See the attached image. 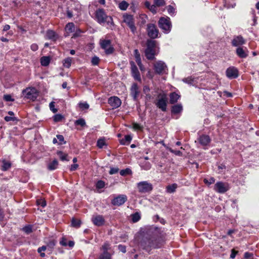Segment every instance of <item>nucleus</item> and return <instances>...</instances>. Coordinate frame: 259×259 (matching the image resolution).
Listing matches in <instances>:
<instances>
[{
    "label": "nucleus",
    "instance_id": "c9c22d12",
    "mask_svg": "<svg viewBox=\"0 0 259 259\" xmlns=\"http://www.w3.org/2000/svg\"><path fill=\"white\" fill-rule=\"evenodd\" d=\"M128 6V4L125 1H122L119 4V8L120 10H126Z\"/></svg>",
    "mask_w": 259,
    "mask_h": 259
},
{
    "label": "nucleus",
    "instance_id": "e433bc0d",
    "mask_svg": "<svg viewBox=\"0 0 259 259\" xmlns=\"http://www.w3.org/2000/svg\"><path fill=\"white\" fill-rule=\"evenodd\" d=\"M132 171L129 168H126L125 169H122L120 171V174L121 176H124L128 175H131Z\"/></svg>",
    "mask_w": 259,
    "mask_h": 259
},
{
    "label": "nucleus",
    "instance_id": "680f3d73",
    "mask_svg": "<svg viewBox=\"0 0 259 259\" xmlns=\"http://www.w3.org/2000/svg\"><path fill=\"white\" fill-rule=\"evenodd\" d=\"M4 99L7 101H13L11 96L9 95H4Z\"/></svg>",
    "mask_w": 259,
    "mask_h": 259
},
{
    "label": "nucleus",
    "instance_id": "f704fd0d",
    "mask_svg": "<svg viewBox=\"0 0 259 259\" xmlns=\"http://www.w3.org/2000/svg\"><path fill=\"white\" fill-rule=\"evenodd\" d=\"M81 224V221L79 220H76L73 218L71 221V225L73 227L78 228L80 227Z\"/></svg>",
    "mask_w": 259,
    "mask_h": 259
},
{
    "label": "nucleus",
    "instance_id": "a18cd8bd",
    "mask_svg": "<svg viewBox=\"0 0 259 259\" xmlns=\"http://www.w3.org/2000/svg\"><path fill=\"white\" fill-rule=\"evenodd\" d=\"M105 145V141L104 139H100L97 141V146L99 148H102Z\"/></svg>",
    "mask_w": 259,
    "mask_h": 259
},
{
    "label": "nucleus",
    "instance_id": "0eeeda50",
    "mask_svg": "<svg viewBox=\"0 0 259 259\" xmlns=\"http://www.w3.org/2000/svg\"><path fill=\"white\" fill-rule=\"evenodd\" d=\"M229 189V186L228 183L222 182H217L214 186V190L219 193H224Z\"/></svg>",
    "mask_w": 259,
    "mask_h": 259
},
{
    "label": "nucleus",
    "instance_id": "5701e85b",
    "mask_svg": "<svg viewBox=\"0 0 259 259\" xmlns=\"http://www.w3.org/2000/svg\"><path fill=\"white\" fill-rule=\"evenodd\" d=\"M183 110V106L181 104H178L174 105L171 107V113L172 114H178L181 113Z\"/></svg>",
    "mask_w": 259,
    "mask_h": 259
},
{
    "label": "nucleus",
    "instance_id": "2f4dec72",
    "mask_svg": "<svg viewBox=\"0 0 259 259\" xmlns=\"http://www.w3.org/2000/svg\"><path fill=\"white\" fill-rule=\"evenodd\" d=\"M66 30L68 33H71L75 30V26L73 23H68L65 27Z\"/></svg>",
    "mask_w": 259,
    "mask_h": 259
},
{
    "label": "nucleus",
    "instance_id": "f03ea898",
    "mask_svg": "<svg viewBox=\"0 0 259 259\" xmlns=\"http://www.w3.org/2000/svg\"><path fill=\"white\" fill-rule=\"evenodd\" d=\"M96 17L97 21L100 24L106 23L111 28L113 26V19L111 17L107 16L103 9H99L96 12Z\"/></svg>",
    "mask_w": 259,
    "mask_h": 259
},
{
    "label": "nucleus",
    "instance_id": "a19ab883",
    "mask_svg": "<svg viewBox=\"0 0 259 259\" xmlns=\"http://www.w3.org/2000/svg\"><path fill=\"white\" fill-rule=\"evenodd\" d=\"M203 181L205 184L210 185L215 182V179L214 178L211 177L209 179H204Z\"/></svg>",
    "mask_w": 259,
    "mask_h": 259
},
{
    "label": "nucleus",
    "instance_id": "72a5a7b5",
    "mask_svg": "<svg viewBox=\"0 0 259 259\" xmlns=\"http://www.w3.org/2000/svg\"><path fill=\"white\" fill-rule=\"evenodd\" d=\"M11 166V163L5 160H4L3 161V166H2V170L3 171L7 170L8 169H9Z\"/></svg>",
    "mask_w": 259,
    "mask_h": 259
},
{
    "label": "nucleus",
    "instance_id": "f8f14e48",
    "mask_svg": "<svg viewBox=\"0 0 259 259\" xmlns=\"http://www.w3.org/2000/svg\"><path fill=\"white\" fill-rule=\"evenodd\" d=\"M140 91L137 83H133L130 88V94L134 101H137Z\"/></svg>",
    "mask_w": 259,
    "mask_h": 259
},
{
    "label": "nucleus",
    "instance_id": "774afa93",
    "mask_svg": "<svg viewBox=\"0 0 259 259\" xmlns=\"http://www.w3.org/2000/svg\"><path fill=\"white\" fill-rule=\"evenodd\" d=\"M15 119V118L14 117L12 116H6L5 117V120L6 121H14Z\"/></svg>",
    "mask_w": 259,
    "mask_h": 259
},
{
    "label": "nucleus",
    "instance_id": "de8ad7c7",
    "mask_svg": "<svg viewBox=\"0 0 259 259\" xmlns=\"http://www.w3.org/2000/svg\"><path fill=\"white\" fill-rule=\"evenodd\" d=\"M75 124L79 125L81 126H84L85 125V120L82 118H80L75 122Z\"/></svg>",
    "mask_w": 259,
    "mask_h": 259
},
{
    "label": "nucleus",
    "instance_id": "9b49d317",
    "mask_svg": "<svg viewBox=\"0 0 259 259\" xmlns=\"http://www.w3.org/2000/svg\"><path fill=\"white\" fill-rule=\"evenodd\" d=\"M154 67L156 73L159 74L163 73L167 68L165 64L161 61L156 62L154 63Z\"/></svg>",
    "mask_w": 259,
    "mask_h": 259
},
{
    "label": "nucleus",
    "instance_id": "58836bf2",
    "mask_svg": "<svg viewBox=\"0 0 259 259\" xmlns=\"http://www.w3.org/2000/svg\"><path fill=\"white\" fill-rule=\"evenodd\" d=\"M141 166L144 170H149L151 168V165L149 162H145L141 164Z\"/></svg>",
    "mask_w": 259,
    "mask_h": 259
},
{
    "label": "nucleus",
    "instance_id": "9d476101",
    "mask_svg": "<svg viewBox=\"0 0 259 259\" xmlns=\"http://www.w3.org/2000/svg\"><path fill=\"white\" fill-rule=\"evenodd\" d=\"M123 21L128 26L133 33H135L136 28L135 26L134 19L132 15H126L123 16Z\"/></svg>",
    "mask_w": 259,
    "mask_h": 259
},
{
    "label": "nucleus",
    "instance_id": "49530a36",
    "mask_svg": "<svg viewBox=\"0 0 259 259\" xmlns=\"http://www.w3.org/2000/svg\"><path fill=\"white\" fill-rule=\"evenodd\" d=\"M154 3L157 7H161L165 5L164 0H154Z\"/></svg>",
    "mask_w": 259,
    "mask_h": 259
},
{
    "label": "nucleus",
    "instance_id": "b1692460",
    "mask_svg": "<svg viewBox=\"0 0 259 259\" xmlns=\"http://www.w3.org/2000/svg\"><path fill=\"white\" fill-rule=\"evenodd\" d=\"M46 36L48 39L54 41L56 40L58 38L57 35L55 33V32L51 30L47 31L46 33Z\"/></svg>",
    "mask_w": 259,
    "mask_h": 259
},
{
    "label": "nucleus",
    "instance_id": "f257e3e1",
    "mask_svg": "<svg viewBox=\"0 0 259 259\" xmlns=\"http://www.w3.org/2000/svg\"><path fill=\"white\" fill-rule=\"evenodd\" d=\"M162 239L156 234H148L141 242L144 249L148 250L152 248H160L162 245Z\"/></svg>",
    "mask_w": 259,
    "mask_h": 259
},
{
    "label": "nucleus",
    "instance_id": "20e7f679",
    "mask_svg": "<svg viewBox=\"0 0 259 259\" xmlns=\"http://www.w3.org/2000/svg\"><path fill=\"white\" fill-rule=\"evenodd\" d=\"M158 25L164 33H168L170 32L171 28V23L169 18L167 17L166 18H160L158 21Z\"/></svg>",
    "mask_w": 259,
    "mask_h": 259
},
{
    "label": "nucleus",
    "instance_id": "ea45409f",
    "mask_svg": "<svg viewBox=\"0 0 259 259\" xmlns=\"http://www.w3.org/2000/svg\"><path fill=\"white\" fill-rule=\"evenodd\" d=\"M72 60L70 58L65 59L63 61V65L65 67L69 68L71 66Z\"/></svg>",
    "mask_w": 259,
    "mask_h": 259
},
{
    "label": "nucleus",
    "instance_id": "2eb2a0df",
    "mask_svg": "<svg viewBox=\"0 0 259 259\" xmlns=\"http://www.w3.org/2000/svg\"><path fill=\"white\" fill-rule=\"evenodd\" d=\"M131 71L132 73V76L135 78V79L137 80L138 81H140L141 78L140 74V72L138 69L137 67L135 64L134 62H131Z\"/></svg>",
    "mask_w": 259,
    "mask_h": 259
},
{
    "label": "nucleus",
    "instance_id": "7c9ffc66",
    "mask_svg": "<svg viewBox=\"0 0 259 259\" xmlns=\"http://www.w3.org/2000/svg\"><path fill=\"white\" fill-rule=\"evenodd\" d=\"M156 45V41L148 39L147 41V48L150 50H154Z\"/></svg>",
    "mask_w": 259,
    "mask_h": 259
},
{
    "label": "nucleus",
    "instance_id": "13d9d810",
    "mask_svg": "<svg viewBox=\"0 0 259 259\" xmlns=\"http://www.w3.org/2000/svg\"><path fill=\"white\" fill-rule=\"evenodd\" d=\"M49 106H50V108L51 110H52L53 112V113H56L57 111V110L54 108V107H55L54 102H51L50 103Z\"/></svg>",
    "mask_w": 259,
    "mask_h": 259
},
{
    "label": "nucleus",
    "instance_id": "4c0bfd02",
    "mask_svg": "<svg viewBox=\"0 0 259 259\" xmlns=\"http://www.w3.org/2000/svg\"><path fill=\"white\" fill-rule=\"evenodd\" d=\"M135 56V59L137 63V64H141V58H140V55L139 54V52L138 50H135L134 51Z\"/></svg>",
    "mask_w": 259,
    "mask_h": 259
},
{
    "label": "nucleus",
    "instance_id": "37998d69",
    "mask_svg": "<svg viewBox=\"0 0 259 259\" xmlns=\"http://www.w3.org/2000/svg\"><path fill=\"white\" fill-rule=\"evenodd\" d=\"M183 81L189 84H192L194 81V78L192 77H188L183 78Z\"/></svg>",
    "mask_w": 259,
    "mask_h": 259
},
{
    "label": "nucleus",
    "instance_id": "3c124183",
    "mask_svg": "<svg viewBox=\"0 0 259 259\" xmlns=\"http://www.w3.org/2000/svg\"><path fill=\"white\" fill-rule=\"evenodd\" d=\"M99 60H100V59H99V57H98L97 56H94V57L92 58V60H91L92 65H98L99 63Z\"/></svg>",
    "mask_w": 259,
    "mask_h": 259
},
{
    "label": "nucleus",
    "instance_id": "8fccbe9b",
    "mask_svg": "<svg viewBox=\"0 0 259 259\" xmlns=\"http://www.w3.org/2000/svg\"><path fill=\"white\" fill-rule=\"evenodd\" d=\"M105 186V182L103 181H99L96 184V188L98 189H102Z\"/></svg>",
    "mask_w": 259,
    "mask_h": 259
},
{
    "label": "nucleus",
    "instance_id": "603ef678",
    "mask_svg": "<svg viewBox=\"0 0 259 259\" xmlns=\"http://www.w3.org/2000/svg\"><path fill=\"white\" fill-rule=\"evenodd\" d=\"M63 117L62 115L56 114L54 116V120L55 122H59V121H60L63 119Z\"/></svg>",
    "mask_w": 259,
    "mask_h": 259
},
{
    "label": "nucleus",
    "instance_id": "a878e982",
    "mask_svg": "<svg viewBox=\"0 0 259 259\" xmlns=\"http://www.w3.org/2000/svg\"><path fill=\"white\" fill-rule=\"evenodd\" d=\"M178 185L177 184L175 183L172 185H169L166 186V191L168 193H173L176 191Z\"/></svg>",
    "mask_w": 259,
    "mask_h": 259
},
{
    "label": "nucleus",
    "instance_id": "dca6fc26",
    "mask_svg": "<svg viewBox=\"0 0 259 259\" xmlns=\"http://www.w3.org/2000/svg\"><path fill=\"white\" fill-rule=\"evenodd\" d=\"M108 103L113 108H116L120 106L121 102L119 98L114 96L109 98Z\"/></svg>",
    "mask_w": 259,
    "mask_h": 259
},
{
    "label": "nucleus",
    "instance_id": "6e6552de",
    "mask_svg": "<svg viewBox=\"0 0 259 259\" xmlns=\"http://www.w3.org/2000/svg\"><path fill=\"white\" fill-rule=\"evenodd\" d=\"M147 33L150 38H155L158 37L159 31L154 24H149L147 25Z\"/></svg>",
    "mask_w": 259,
    "mask_h": 259
},
{
    "label": "nucleus",
    "instance_id": "ddd939ff",
    "mask_svg": "<svg viewBox=\"0 0 259 259\" xmlns=\"http://www.w3.org/2000/svg\"><path fill=\"white\" fill-rule=\"evenodd\" d=\"M226 76L230 79L236 78L238 75V70L235 67H229L226 71Z\"/></svg>",
    "mask_w": 259,
    "mask_h": 259
},
{
    "label": "nucleus",
    "instance_id": "864d4df0",
    "mask_svg": "<svg viewBox=\"0 0 259 259\" xmlns=\"http://www.w3.org/2000/svg\"><path fill=\"white\" fill-rule=\"evenodd\" d=\"M79 106L82 109H87L89 108V105L87 102L80 103Z\"/></svg>",
    "mask_w": 259,
    "mask_h": 259
},
{
    "label": "nucleus",
    "instance_id": "412c9836",
    "mask_svg": "<svg viewBox=\"0 0 259 259\" xmlns=\"http://www.w3.org/2000/svg\"><path fill=\"white\" fill-rule=\"evenodd\" d=\"M248 52L247 49L244 50L242 48L239 47L236 49L237 55L241 58H245L248 56Z\"/></svg>",
    "mask_w": 259,
    "mask_h": 259
},
{
    "label": "nucleus",
    "instance_id": "473e14b6",
    "mask_svg": "<svg viewBox=\"0 0 259 259\" xmlns=\"http://www.w3.org/2000/svg\"><path fill=\"white\" fill-rule=\"evenodd\" d=\"M57 154L62 161L69 160V159H67L68 155L67 154H65L61 151H57Z\"/></svg>",
    "mask_w": 259,
    "mask_h": 259
},
{
    "label": "nucleus",
    "instance_id": "4be33fe9",
    "mask_svg": "<svg viewBox=\"0 0 259 259\" xmlns=\"http://www.w3.org/2000/svg\"><path fill=\"white\" fill-rule=\"evenodd\" d=\"M180 95L177 94L176 92H172L169 95V102L170 104H173L176 103L180 98Z\"/></svg>",
    "mask_w": 259,
    "mask_h": 259
},
{
    "label": "nucleus",
    "instance_id": "09e8293b",
    "mask_svg": "<svg viewBox=\"0 0 259 259\" xmlns=\"http://www.w3.org/2000/svg\"><path fill=\"white\" fill-rule=\"evenodd\" d=\"M167 10L168 13L171 15H174L175 13V9L172 6L170 5L167 6Z\"/></svg>",
    "mask_w": 259,
    "mask_h": 259
},
{
    "label": "nucleus",
    "instance_id": "c756f323",
    "mask_svg": "<svg viewBox=\"0 0 259 259\" xmlns=\"http://www.w3.org/2000/svg\"><path fill=\"white\" fill-rule=\"evenodd\" d=\"M99 259H112V254L108 251H103L99 255Z\"/></svg>",
    "mask_w": 259,
    "mask_h": 259
},
{
    "label": "nucleus",
    "instance_id": "5fc2aeb1",
    "mask_svg": "<svg viewBox=\"0 0 259 259\" xmlns=\"http://www.w3.org/2000/svg\"><path fill=\"white\" fill-rule=\"evenodd\" d=\"M118 171L119 168L118 167H110L109 173L110 175H113L117 173Z\"/></svg>",
    "mask_w": 259,
    "mask_h": 259
},
{
    "label": "nucleus",
    "instance_id": "4d7b16f0",
    "mask_svg": "<svg viewBox=\"0 0 259 259\" xmlns=\"http://www.w3.org/2000/svg\"><path fill=\"white\" fill-rule=\"evenodd\" d=\"M169 151L171 153H172L175 154L176 155H178V156H182V153L180 151L175 150L172 149L171 148H170L169 149Z\"/></svg>",
    "mask_w": 259,
    "mask_h": 259
},
{
    "label": "nucleus",
    "instance_id": "c85d7f7f",
    "mask_svg": "<svg viewBox=\"0 0 259 259\" xmlns=\"http://www.w3.org/2000/svg\"><path fill=\"white\" fill-rule=\"evenodd\" d=\"M132 139V138L130 135H126L123 139L120 140V143L121 145H128Z\"/></svg>",
    "mask_w": 259,
    "mask_h": 259
},
{
    "label": "nucleus",
    "instance_id": "423d86ee",
    "mask_svg": "<svg viewBox=\"0 0 259 259\" xmlns=\"http://www.w3.org/2000/svg\"><path fill=\"white\" fill-rule=\"evenodd\" d=\"M138 189L140 193L150 192L152 189V185L147 181L141 182L137 184Z\"/></svg>",
    "mask_w": 259,
    "mask_h": 259
},
{
    "label": "nucleus",
    "instance_id": "338daca9",
    "mask_svg": "<svg viewBox=\"0 0 259 259\" xmlns=\"http://www.w3.org/2000/svg\"><path fill=\"white\" fill-rule=\"evenodd\" d=\"M23 230L27 233H29L32 231L31 227L29 226L25 227Z\"/></svg>",
    "mask_w": 259,
    "mask_h": 259
},
{
    "label": "nucleus",
    "instance_id": "c03bdc74",
    "mask_svg": "<svg viewBox=\"0 0 259 259\" xmlns=\"http://www.w3.org/2000/svg\"><path fill=\"white\" fill-rule=\"evenodd\" d=\"M57 138L58 140V144L59 145H62L63 144H65L66 142L64 141V137L62 135H57Z\"/></svg>",
    "mask_w": 259,
    "mask_h": 259
},
{
    "label": "nucleus",
    "instance_id": "052dcab7",
    "mask_svg": "<svg viewBox=\"0 0 259 259\" xmlns=\"http://www.w3.org/2000/svg\"><path fill=\"white\" fill-rule=\"evenodd\" d=\"M37 203L38 205L41 206L42 207H45L46 205V202L45 201L42 200H37Z\"/></svg>",
    "mask_w": 259,
    "mask_h": 259
},
{
    "label": "nucleus",
    "instance_id": "1a4fd4ad",
    "mask_svg": "<svg viewBox=\"0 0 259 259\" xmlns=\"http://www.w3.org/2000/svg\"><path fill=\"white\" fill-rule=\"evenodd\" d=\"M100 45L101 48L105 51L106 54H110L113 53L114 49L111 47L110 40H101Z\"/></svg>",
    "mask_w": 259,
    "mask_h": 259
},
{
    "label": "nucleus",
    "instance_id": "6ab92c4d",
    "mask_svg": "<svg viewBox=\"0 0 259 259\" xmlns=\"http://www.w3.org/2000/svg\"><path fill=\"white\" fill-rule=\"evenodd\" d=\"M244 43V38L240 35L235 37L232 41V45L235 47L242 45Z\"/></svg>",
    "mask_w": 259,
    "mask_h": 259
},
{
    "label": "nucleus",
    "instance_id": "4468645a",
    "mask_svg": "<svg viewBox=\"0 0 259 259\" xmlns=\"http://www.w3.org/2000/svg\"><path fill=\"white\" fill-rule=\"evenodd\" d=\"M127 200V197L125 195H120L112 200V204L114 205L120 206L124 204Z\"/></svg>",
    "mask_w": 259,
    "mask_h": 259
},
{
    "label": "nucleus",
    "instance_id": "0e129e2a",
    "mask_svg": "<svg viewBox=\"0 0 259 259\" xmlns=\"http://www.w3.org/2000/svg\"><path fill=\"white\" fill-rule=\"evenodd\" d=\"M78 167V165L77 164H72L70 166V170L71 171L75 170Z\"/></svg>",
    "mask_w": 259,
    "mask_h": 259
},
{
    "label": "nucleus",
    "instance_id": "79ce46f5",
    "mask_svg": "<svg viewBox=\"0 0 259 259\" xmlns=\"http://www.w3.org/2000/svg\"><path fill=\"white\" fill-rule=\"evenodd\" d=\"M132 217L133 222L135 223L139 221L141 218L140 215L138 212H136L134 214H133Z\"/></svg>",
    "mask_w": 259,
    "mask_h": 259
},
{
    "label": "nucleus",
    "instance_id": "69168bd1",
    "mask_svg": "<svg viewBox=\"0 0 259 259\" xmlns=\"http://www.w3.org/2000/svg\"><path fill=\"white\" fill-rule=\"evenodd\" d=\"M45 250H47V247L46 245L42 246L40 247H39L37 249V251L38 252H41L44 251Z\"/></svg>",
    "mask_w": 259,
    "mask_h": 259
},
{
    "label": "nucleus",
    "instance_id": "cd10ccee",
    "mask_svg": "<svg viewBox=\"0 0 259 259\" xmlns=\"http://www.w3.org/2000/svg\"><path fill=\"white\" fill-rule=\"evenodd\" d=\"M58 165V162L57 160L55 159L52 162H50L48 165V168L50 170L56 169Z\"/></svg>",
    "mask_w": 259,
    "mask_h": 259
},
{
    "label": "nucleus",
    "instance_id": "bb28decb",
    "mask_svg": "<svg viewBox=\"0 0 259 259\" xmlns=\"http://www.w3.org/2000/svg\"><path fill=\"white\" fill-rule=\"evenodd\" d=\"M51 59L49 56H44L40 58V63L42 66H47L50 63Z\"/></svg>",
    "mask_w": 259,
    "mask_h": 259
},
{
    "label": "nucleus",
    "instance_id": "6e6d98bb",
    "mask_svg": "<svg viewBox=\"0 0 259 259\" xmlns=\"http://www.w3.org/2000/svg\"><path fill=\"white\" fill-rule=\"evenodd\" d=\"M118 249L122 253H125L126 251V246L125 245L120 244L118 246Z\"/></svg>",
    "mask_w": 259,
    "mask_h": 259
},
{
    "label": "nucleus",
    "instance_id": "f3484780",
    "mask_svg": "<svg viewBox=\"0 0 259 259\" xmlns=\"http://www.w3.org/2000/svg\"><path fill=\"white\" fill-rule=\"evenodd\" d=\"M92 221L94 225L98 226H101L105 223V220L103 217L101 215L93 216L92 218Z\"/></svg>",
    "mask_w": 259,
    "mask_h": 259
},
{
    "label": "nucleus",
    "instance_id": "7ed1b4c3",
    "mask_svg": "<svg viewBox=\"0 0 259 259\" xmlns=\"http://www.w3.org/2000/svg\"><path fill=\"white\" fill-rule=\"evenodd\" d=\"M154 103L157 108L162 111H166L167 105V98L165 94H159L158 95Z\"/></svg>",
    "mask_w": 259,
    "mask_h": 259
},
{
    "label": "nucleus",
    "instance_id": "39448f33",
    "mask_svg": "<svg viewBox=\"0 0 259 259\" xmlns=\"http://www.w3.org/2000/svg\"><path fill=\"white\" fill-rule=\"evenodd\" d=\"M24 97L32 101H35L38 97V92L34 88H29L23 91Z\"/></svg>",
    "mask_w": 259,
    "mask_h": 259
},
{
    "label": "nucleus",
    "instance_id": "aec40b11",
    "mask_svg": "<svg viewBox=\"0 0 259 259\" xmlns=\"http://www.w3.org/2000/svg\"><path fill=\"white\" fill-rule=\"evenodd\" d=\"M57 242V240L53 238H51L49 239V241L47 243V245H46V246L47 247V251H49V253H51L52 252Z\"/></svg>",
    "mask_w": 259,
    "mask_h": 259
},
{
    "label": "nucleus",
    "instance_id": "393cba45",
    "mask_svg": "<svg viewBox=\"0 0 259 259\" xmlns=\"http://www.w3.org/2000/svg\"><path fill=\"white\" fill-rule=\"evenodd\" d=\"M145 54L146 58L148 60H153L154 58L155 50L146 49L145 51Z\"/></svg>",
    "mask_w": 259,
    "mask_h": 259
},
{
    "label": "nucleus",
    "instance_id": "bf43d9fd",
    "mask_svg": "<svg viewBox=\"0 0 259 259\" xmlns=\"http://www.w3.org/2000/svg\"><path fill=\"white\" fill-rule=\"evenodd\" d=\"M133 128L135 130H141L142 129V126H141L139 124L137 123H134L133 124Z\"/></svg>",
    "mask_w": 259,
    "mask_h": 259
},
{
    "label": "nucleus",
    "instance_id": "a211bd4d",
    "mask_svg": "<svg viewBox=\"0 0 259 259\" xmlns=\"http://www.w3.org/2000/svg\"><path fill=\"white\" fill-rule=\"evenodd\" d=\"M199 143L203 146H207L211 141V139L207 135H203L198 139Z\"/></svg>",
    "mask_w": 259,
    "mask_h": 259
},
{
    "label": "nucleus",
    "instance_id": "e2e57ef3",
    "mask_svg": "<svg viewBox=\"0 0 259 259\" xmlns=\"http://www.w3.org/2000/svg\"><path fill=\"white\" fill-rule=\"evenodd\" d=\"M102 248L103 249V251H108V250L109 248V245L106 243L102 246Z\"/></svg>",
    "mask_w": 259,
    "mask_h": 259
}]
</instances>
